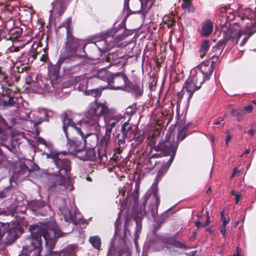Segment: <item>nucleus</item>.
<instances>
[{
	"label": "nucleus",
	"instance_id": "bf43d9fd",
	"mask_svg": "<svg viewBox=\"0 0 256 256\" xmlns=\"http://www.w3.org/2000/svg\"><path fill=\"white\" fill-rule=\"evenodd\" d=\"M220 216H221V218H223V217H225L224 210H222L221 212H220Z\"/></svg>",
	"mask_w": 256,
	"mask_h": 256
},
{
	"label": "nucleus",
	"instance_id": "bb28decb",
	"mask_svg": "<svg viewBox=\"0 0 256 256\" xmlns=\"http://www.w3.org/2000/svg\"><path fill=\"white\" fill-rule=\"evenodd\" d=\"M210 48V41L208 40H204L202 44L200 51V56L201 58H203L205 56L206 52Z\"/></svg>",
	"mask_w": 256,
	"mask_h": 256
},
{
	"label": "nucleus",
	"instance_id": "20e7f679",
	"mask_svg": "<svg viewBox=\"0 0 256 256\" xmlns=\"http://www.w3.org/2000/svg\"><path fill=\"white\" fill-rule=\"evenodd\" d=\"M71 22L72 18H68L61 24V27L66 29V41L64 44V50L60 55L56 64V67L60 68L62 63L72 64V66L67 68L70 74L74 73L80 70L82 58L86 55L84 50L85 44L72 34Z\"/></svg>",
	"mask_w": 256,
	"mask_h": 256
},
{
	"label": "nucleus",
	"instance_id": "774afa93",
	"mask_svg": "<svg viewBox=\"0 0 256 256\" xmlns=\"http://www.w3.org/2000/svg\"><path fill=\"white\" fill-rule=\"evenodd\" d=\"M37 54H32V56H33L34 59L36 58V55H37Z\"/></svg>",
	"mask_w": 256,
	"mask_h": 256
},
{
	"label": "nucleus",
	"instance_id": "f704fd0d",
	"mask_svg": "<svg viewBox=\"0 0 256 256\" xmlns=\"http://www.w3.org/2000/svg\"><path fill=\"white\" fill-rule=\"evenodd\" d=\"M114 38L112 39V41L114 42V46H117L118 47L120 46V44H118V42L122 40L124 38V34H116V36H112Z\"/></svg>",
	"mask_w": 256,
	"mask_h": 256
},
{
	"label": "nucleus",
	"instance_id": "ea45409f",
	"mask_svg": "<svg viewBox=\"0 0 256 256\" xmlns=\"http://www.w3.org/2000/svg\"><path fill=\"white\" fill-rule=\"evenodd\" d=\"M126 114H128L129 116H132L134 113V110H132V108L131 107H128L126 109Z\"/></svg>",
	"mask_w": 256,
	"mask_h": 256
},
{
	"label": "nucleus",
	"instance_id": "7ed1b4c3",
	"mask_svg": "<svg viewBox=\"0 0 256 256\" xmlns=\"http://www.w3.org/2000/svg\"><path fill=\"white\" fill-rule=\"evenodd\" d=\"M29 230L31 236L26 240V244L23 246L22 253L26 254L32 253L36 256H40L42 236L45 240L46 248L52 250L54 248L58 238L71 232H62L54 222L40 226L32 225L30 226Z\"/></svg>",
	"mask_w": 256,
	"mask_h": 256
},
{
	"label": "nucleus",
	"instance_id": "a19ab883",
	"mask_svg": "<svg viewBox=\"0 0 256 256\" xmlns=\"http://www.w3.org/2000/svg\"><path fill=\"white\" fill-rule=\"evenodd\" d=\"M245 111L248 113H250L252 112L253 110V106L252 105L250 104L248 106H245L244 108Z\"/></svg>",
	"mask_w": 256,
	"mask_h": 256
},
{
	"label": "nucleus",
	"instance_id": "412c9836",
	"mask_svg": "<svg viewBox=\"0 0 256 256\" xmlns=\"http://www.w3.org/2000/svg\"><path fill=\"white\" fill-rule=\"evenodd\" d=\"M122 136L124 138H134L136 137L132 126L128 122H124L121 128Z\"/></svg>",
	"mask_w": 256,
	"mask_h": 256
},
{
	"label": "nucleus",
	"instance_id": "37998d69",
	"mask_svg": "<svg viewBox=\"0 0 256 256\" xmlns=\"http://www.w3.org/2000/svg\"><path fill=\"white\" fill-rule=\"evenodd\" d=\"M220 232L222 234L224 238H225V234L226 232V226H222V228L220 229Z\"/></svg>",
	"mask_w": 256,
	"mask_h": 256
},
{
	"label": "nucleus",
	"instance_id": "cd10ccee",
	"mask_svg": "<svg viewBox=\"0 0 256 256\" xmlns=\"http://www.w3.org/2000/svg\"><path fill=\"white\" fill-rule=\"evenodd\" d=\"M7 126L6 120L0 116V132L2 134V136L0 140H4L6 139V136L4 131V129Z\"/></svg>",
	"mask_w": 256,
	"mask_h": 256
},
{
	"label": "nucleus",
	"instance_id": "1a4fd4ad",
	"mask_svg": "<svg viewBox=\"0 0 256 256\" xmlns=\"http://www.w3.org/2000/svg\"><path fill=\"white\" fill-rule=\"evenodd\" d=\"M150 0H124V9L128 14L142 12L144 15L152 6Z\"/></svg>",
	"mask_w": 256,
	"mask_h": 256
},
{
	"label": "nucleus",
	"instance_id": "e433bc0d",
	"mask_svg": "<svg viewBox=\"0 0 256 256\" xmlns=\"http://www.w3.org/2000/svg\"><path fill=\"white\" fill-rule=\"evenodd\" d=\"M8 78V76L5 74L2 68L0 67V79L4 81H7Z\"/></svg>",
	"mask_w": 256,
	"mask_h": 256
},
{
	"label": "nucleus",
	"instance_id": "4be33fe9",
	"mask_svg": "<svg viewBox=\"0 0 256 256\" xmlns=\"http://www.w3.org/2000/svg\"><path fill=\"white\" fill-rule=\"evenodd\" d=\"M132 186L130 184H126L122 188L119 189V194L118 197L120 198V202H124L128 198L131 193Z\"/></svg>",
	"mask_w": 256,
	"mask_h": 256
},
{
	"label": "nucleus",
	"instance_id": "6e6d98bb",
	"mask_svg": "<svg viewBox=\"0 0 256 256\" xmlns=\"http://www.w3.org/2000/svg\"><path fill=\"white\" fill-rule=\"evenodd\" d=\"M250 149H246V151L244 152L240 156V157L243 156L244 154H250Z\"/></svg>",
	"mask_w": 256,
	"mask_h": 256
},
{
	"label": "nucleus",
	"instance_id": "f3484780",
	"mask_svg": "<svg viewBox=\"0 0 256 256\" xmlns=\"http://www.w3.org/2000/svg\"><path fill=\"white\" fill-rule=\"evenodd\" d=\"M66 146L68 148L69 152L74 154L79 158L85 160L88 158L86 150L77 148L76 144L70 138L69 141H68Z\"/></svg>",
	"mask_w": 256,
	"mask_h": 256
},
{
	"label": "nucleus",
	"instance_id": "72a5a7b5",
	"mask_svg": "<svg viewBox=\"0 0 256 256\" xmlns=\"http://www.w3.org/2000/svg\"><path fill=\"white\" fill-rule=\"evenodd\" d=\"M8 228L7 224L0 222V241L2 240Z\"/></svg>",
	"mask_w": 256,
	"mask_h": 256
},
{
	"label": "nucleus",
	"instance_id": "de8ad7c7",
	"mask_svg": "<svg viewBox=\"0 0 256 256\" xmlns=\"http://www.w3.org/2000/svg\"><path fill=\"white\" fill-rule=\"evenodd\" d=\"M231 138H232V136H230V134H228L226 136V138L225 140L226 144L227 146H228V143L230 142V140H231Z\"/></svg>",
	"mask_w": 256,
	"mask_h": 256
},
{
	"label": "nucleus",
	"instance_id": "338daca9",
	"mask_svg": "<svg viewBox=\"0 0 256 256\" xmlns=\"http://www.w3.org/2000/svg\"><path fill=\"white\" fill-rule=\"evenodd\" d=\"M211 140L213 142L215 140V138L214 137V136H211Z\"/></svg>",
	"mask_w": 256,
	"mask_h": 256
},
{
	"label": "nucleus",
	"instance_id": "c85d7f7f",
	"mask_svg": "<svg viewBox=\"0 0 256 256\" xmlns=\"http://www.w3.org/2000/svg\"><path fill=\"white\" fill-rule=\"evenodd\" d=\"M136 227L134 232V242L135 246L136 248L138 247V240L139 238V234L141 232L142 226L141 224H139L138 222L136 220Z\"/></svg>",
	"mask_w": 256,
	"mask_h": 256
},
{
	"label": "nucleus",
	"instance_id": "0e129e2a",
	"mask_svg": "<svg viewBox=\"0 0 256 256\" xmlns=\"http://www.w3.org/2000/svg\"><path fill=\"white\" fill-rule=\"evenodd\" d=\"M0 196L1 198H5L6 196L4 193L0 194Z\"/></svg>",
	"mask_w": 256,
	"mask_h": 256
},
{
	"label": "nucleus",
	"instance_id": "9d476101",
	"mask_svg": "<svg viewBox=\"0 0 256 256\" xmlns=\"http://www.w3.org/2000/svg\"><path fill=\"white\" fill-rule=\"evenodd\" d=\"M57 202L59 210L63 215L64 220L66 222H72L74 225L78 224L80 217L78 218L76 214L72 215L70 210V207L71 208L73 204L72 202L70 203L69 200L66 199H58Z\"/></svg>",
	"mask_w": 256,
	"mask_h": 256
},
{
	"label": "nucleus",
	"instance_id": "2f4dec72",
	"mask_svg": "<svg viewBox=\"0 0 256 256\" xmlns=\"http://www.w3.org/2000/svg\"><path fill=\"white\" fill-rule=\"evenodd\" d=\"M44 89L46 92L52 93L55 91L56 86L50 81L48 82L44 85Z\"/></svg>",
	"mask_w": 256,
	"mask_h": 256
},
{
	"label": "nucleus",
	"instance_id": "393cba45",
	"mask_svg": "<svg viewBox=\"0 0 256 256\" xmlns=\"http://www.w3.org/2000/svg\"><path fill=\"white\" fill-rule=\"evenodd\" d=\"M0 102L4 106L7 107L13 106L15 102L14 98L10 96L4 95L0 100Z\"/></svg>",
	"mask_w": 256,
	"mask_h": 256
},
{
	"label": "nucleus",
	"instance_id": "a878e982",
	"mask_svg": "<svg viewBox=\"0 0 256 256\" xmlns=\"http://www.w3.org/2000/svg\"><path fill=\"white\" fill-rule=\"evenodd\" d=\"M181 6L185 11L190 12H193L195 10L194 7L189 0H183Z\"/></svg>",
	"mask_w": 256,
	"mask_h": 256
},
{
	"label": "nucleus",
	"instance_id": "7c9ffc66",
	"mask_svg": "<svg viewBox=\"0 0 256 256\" xmlns=\"http://www.w3.org/2000/svg\"><path fill=\"white\" fill-rule=\"evenodd\" d=\"M89 242L96 249H98L100 246V239L98 236L90 237Z\"/></svg>",
	"mask_w": 256,
	"mask_h": 256
},
{
	"label": "nucleus",
	"instance_id": "09e8293b",
	"mask_svg": "<svg viewBox=\"0 0 256 256\" xmlns=\"http://www.w3.org/2000/svg\"><path fill=\"white\" fill-rule=\"evenodd\" d=\"M10 0H0V4L1 5H6V6H8V4L7 3L10 1Z\"/></svg>",
	"mask_w": 256,
	"mask_h": 256
},
{
	"label": "nucleus",
	"instance_id": "6e6552de",
	"mask_svg": "<svg viewBox=\"0 0 256 256\" xmlns=\"http://www.w3.org/2000/svg\"><path fill=\"white\" fill-rule=\"evenodd\" d=\"M120 218L121 212H120L118 213V217L116 221L114 238L112 241L111 246L108 253L109 256L116 253H118V256H122L128 250L126 239L118 235Z\"/></svg>",
	"mask_w": 256,
	"mask_h": 256
},
{
	"label": "nucleus",
	"instance_id": "5fc2aeb1",
	"mask_svg": "<svg viewBox=\"0 0 256 256\" xmlns=\"http://www.w3.org/2000/svg\"><path fill=\"white\" fill-rule=\"evenodd\" d=\"M197 251L196 250H193L190 252L189 254H188V256H195L196 254Z\"/></svg>",
	"mask_w": 256,
	"mask_h": 256
},
{
	"label": "nucleus",
	"instance_id": "39448f33",
	"mask_svg": "<svg viewBox=\"0 0 256 256\" xmlns=\"http://www.w3.org/2000/svg\"><path fill=\"white\" fill-rule=\"evenodd\" d=\"M37 141L38 144L44 145L48 149V152H44V154L46 155L47 158L52 159L58 170V174L56 173L50 176V178L52 180L50 186L54 187L58 192H68L72 190L74 186L71 181L64 176L70 170V162L66 158H64L61 154L54 150L52 144L50 142H46L42 138H38Z\"/></svg>",
	"mask_w": 256,
	"mask_h": 256
},
{
	"label": "nucleus",
	"instance_id": "e2e57ef3",
	"mask_svg": "<svg viewBox=\"0 0 256 256\" xmlns=\"http://www.w3.org/2000/svg\"><path fill=\"white\" fill-rule=\"evenodd\" d=\"M230 194L232 196H236V194H235V192L234 190L231 191Z\"/></svg>",
	"mask_w": 256,
	"mask_h": 256
},
{
	"label": "nucleus",
	"instance_id": "0eeeda50",
	"mask_svg": "<svg viewBox=\"0 0 256 256\" xmlns=\"http://www.w3.org/2000/svg\"><path fill=\"white\" fill-rule=\"evenodd\" d=\"M175 156H171L169 160L163 165L158 172L155 181L153 183L151 188L152 194L148 192L146 193L145 196L144 202L145 204L144 210L141 212L142 216L144 214H151L154 218L157 213L158 206L160 204V199L156 194L157 184L158 180H160L163 175L166 173L170 166Z\"/></svg>",
	"mask_w": 256,
	"mask_h": 256
},
{
	"label": "nucleus",
	"instance_id": "3c124183",
	"mask_svg": "<svg viewBox=\"0 0 256 256\" xmlns=\"http://www.w3.org/2000/svg\"><path fill=\"white\" fill-rule=\"evenodd\" d=\"M113 58V54H109L106 58V61L108 62H110L112 63L110 60Z\"/></svg>",
	"mask_w": 256,
	"mask_h": 256
},
{
	"label": "nucleus",
	"instance_id": "4c0bfd02",
	"mask_svg": "<svg viewBox=\"0 0 256 256\" xmlns=\"http://www.w3.org/2000/svg\"><path fill=\"white\" fill-rule=\"evenodd\" d=\"M20 174H26L30 172V169L26 166L24 164L21 166Z\"/></svg>",
	"mask_w": 256,
	"mask_h": 256
},
{
	"label": "nucleus",
	"instance_id": "79ce46f5",
	"mask_svg": "<svg viewBox=\"0 0 256 256\" xmlns=\"http://www.w3.org/2000/svg\"><path fill=\"white\" fill-rule=\"evenodd\" d=\"M221 220L222 222V226H226V224L229 222L230 219L228 218V220H226V217H223L221 218Z\"/></svg>",
	"mask_w": 256,
	"mask_h": 256
},
{
	"label": "nucleus",
	"instance_id": "680f3d73",
	"mask_svg": "<svg viewBox=\"0 0 256 256\" xmlns=\"http://www.w3.org/2000/svg\"><path fill=\"white\" fill-rule=\"evenodd\" d=\"M174 21H172L171 22H170L168 24V26L169 27H170L172 26V25H173V23H174Z\"/></svg>",
	"mask_w": 256,
	"mask_h": 256
},
{
	"label": "nucleus",
	"instance_id": "4d7b16f0",
	"mask_svg": "<svg viewBox=\"0 0 256 256\" xmlns=\"http://www.w3.org/2000/svg\"><path fill=\"white\" fill-rule=\"evenodd\" d=\"M223 121H224L223 119L221 120H217L216 122H215L214 123V124H215V125L220 124H221V122H223Z\"/></svg>",
	"mask_w": 256,
	"mask_h": 256
},
{
	"label": "nucleus",
	"instance_id": "473e14b6",
	"mask_svg": "<svg viewBox=\"0 0 256 256\" xmlns=\"http://www.w3.org/2000/svg\"><path fill=\"white\" fill-rule=\"evenodd\" d=\"M152 234L154 240L150 242L149 246L150 247H154L156 245L158 244L161 242V238L155 234Z\"/></svg>",
	"mask_w": 256,
	"mask_h": 256
},
{
	"label": "nucleus",
	"instance_id": "f03ea898",
	"mask_svg": "<svg viewBox=\"0 0 256 256\" xmlns=\"http://www.w3.org/2000/svg\"><path fill=\"white\" fill-rule=\"evenodd\" d=\"M254 14L249 8L246 10L242 17V28L237 25L232 26L229 28H223V40H219L217 45L212 50L218 51L211 56L212 58H218L221 54L224 46L226 44H238V40L242 39L240 46H243L248 38L256 32V18H254Z\"/></svg>",
	"mask_w": 256,
	"mask_h": 256
},
{
	"label": "nucleus",
	"instance_id": "5701e85b",
	"mask_svg": "<svg viewBox=\"0 0 256 256\" xmlns=\"http://www.w3.org/2000/svg\"><path fill=\"white\" fill-rule=\"evenodd\" d=\"M213 30V24L210 20H205L202 25L200 32L201 35L204 36H208L210 35Z\"/></svg>",
	"mask_w": 256,
	"mask_h": 256
},
{
	"label": "nucleus",
	"instance_id": "13d9d810",
	"mask_svg": "<svg viewBox=\"0 0 256 256\" xmlns=\"http://www.w3.org/2000/svg\"><path fill=\"white\" fill-rule=\"evenodd\" d=\"M86 180L88 182H92V178L88 176L86 177Z\"/></svg>",
	"mask_w": 256,
	"mask_h": 256
},
{
	"label": "nucleus",
	"instance_id": "423d86ee",
	"mask_svg": "<svg viewBox=\"0 0 256 256\" xmlns=\"http://www.w3.org/2000/svg\"><path fill=\"white\" fill-rule=\"evenodd\" d=\"M71 117V112H66L62 119V128L67 141L70 140L69 134L70 133L76 132L80 136L84 144L89 145L90 148H94L98 144V137L96 134L90 132L96 130L84 128L81 126L82 122H78L76 123L74 121L73 118Z\"/></svg>",
	"mask_w": 256,
	"mask_h": 256
},
{
	"label": "nucleus",
	"instance_id": "603ef678",
	"mask_svg": "<svg viewBox=\"0 0 256 256\" xmlns=\"http://www.w3.org/2000/svg\"><path fill=\"white\" fill-rule=\"evenodd\" d=\"M206 214H207V219H206V223L204 224V226H208L210 224V218H209V216H208V212H206Z\"/></svg>",
	"mask_w": 256,
	"mask_h": 256
},
{
	"label": "nucleus",
	"instance_id": "f257e3e1",
	"mask_svg": "<svg viewBox=\"0 0 256 256\" xmlns=\"http://www.w3.org/2000/svg\"><path fill=\"white\" fill-rule=\"evenodd\" d=\"M96 100L97 98H96L95 102L90 106L86 118L80 122H82L81 126L84 128L98 130L99 118L104 116L106 134L101 138L98 146V152L100 156L105 152L111 132L116 124L121 120L122 116L110 110L106 103L98 102Z\"/></svg>",
	"mask_w": 256,
	"mask_h": 256
},
{
	"label": "nucleus",
	"instance_id": "c756f323",
	"mask_svg": "<svg viewBox=\"0 0 256 256\" xmlns=\"http://www.w3.org/2000/svg\"><path fill=\"white\" fill-rule=\"evenodd\" d=\"M186 246L178 242H174V244L172 245H170V247H168L167 248L170 250L169 252H170L172 254H174V252L172 250H175V248H179L180 249H184L186 248Z\"/></svg>",
	"mask_w": 256,
	"mask_h": 256
},
{
	"label": "nucleus",
	"instance_id": "8fccbe9b",
	"mask_svg": "<svg viewBox=\"0 0 256 256\" xmlns=\"http://www.w3.org/2000/svg\"><path fill=\"white\" fill-rule=\"evenodd\" d=\"M239 172L240 171L236 168H235L234 170V172H233L232 174L231 178H233L235 174L236 173L238 172Z\"/></svg>",
	"mask_w": 256,
	"mask_h": 256
},
{
	"label": "nucleus",
	"instance_id": "a211bd4d",
	"mask_svg": "<svg viewBox=\"0 0 256 256\" xmlns=\"http://www.w3.org/2000/svg\"><path fill=\"white\" fill-rule=\"evenodd\" d=\"M31 112L29 110H24L21 108L17 116V117L22 120H32L34 126H38L42 123V122L46 120V118H39L38 119L32 120L31 119L30 114Z\"/></svg>",
	"mask_w": 256,
	"mask_h": 256
},
{
	"label": "nucleus",
	"instance_id": "dca6fc26",
	"mask_svg": "<svg viewBox=\"0 0 256 256\" xmlns=\"http://www.w3.org/2000/svg\"><path fill=\"white\" fill-rule=\"evenodd\" d=\"M129 80L126 76L122 73H118L112 78V83L110 84V88L113 90L122 89L128 84Z\"/></svg>",
	"mask_w": 256,
	"mask_h": 256
},
{
	"label": "nucleus",
	"instance_id": "052dcab7",
	"mask_svg": "<svg viewBox=\"0 0 256 256\" xmlns=\"http://www.w3.org/2000/svg\"><path fill=\"white\" fill-rule=\"evenodd\" d=\"M234 112H235V110H232L231 111V114H232V115H233L234 116H236V115L235 114V113H234Z\"/></svg>",
	"mask_w": 256,
	"mask_h": 256
},
{
	"label": "nucleus",
	"instance_id": "c9c22d12",
	"mask_svg": "<svg viewBox=\"0 0 256 256\" xmlns=\"http://www.w3.org/2000/svg\"><path fill=\"white\" fill-rule=\"evenodd\" d=\"M186 136V127L182 128L179 132L178 135V140L182 141Z\"/></svg>",
	"mask_w": 256,
	"mask_h": 256
},
{
	"label": "nucleus",
	"instance_id": "c03bdc74",
	"mask_svg": "<svg viewBox=\"0 0 256 256\" xmlns=\"http://www.w3.org/2000/svg\"><path fill=\"white\" fill-rule=\"evenodd\" d=\"M126 222H127V220H126V222H125V225H124V236L126 237L127 234L128 233L130 234V231L129 230H128L126 228Z\"/></svg>",
	"mask_w": 256,
	"mask_h": 256
},
{
	"label": "nucleus",
	"instance_id": "49530a36",
	"mask_svg": "<svg viewBox=\"0 0 256 256\" xmlns=\"http://www.w3.org/2000/svg\"><path fill=\"white\" fill-rule=\"evenodd\" d=\"M195 224L198 228L204 227V224H202L199 220L195 222Z\"/></svg>",
	"mask_w": 256,
	"mask_h": 256
},
{
	"label": "nucleus",
	"instance_id": "9b49d317",
	"mask_svg": "<svg viewBox=\"0 0 256 256\" xmlns=\"http://www.w3.org/2000/svg\"><path fill=\"white\" fill-rule=\"evenodd\" d=\"M88 78L84 76H78L76 78V85L79 91L82 92L86 95H92L96 98H99L102 94L100 89L98 88L86 90L88 84Z\"/></svg>",
	"mask_w": 256,
	"mask_h": 256
},
{
	"label": "nucleus",
	"instance_id": "2eb2a0df",
	"mask_svg": "<svg viewBox=\"0 0 256 256\" xmlns=\"http://www.w3.org/2000/svg\"><path fill=\"white\" fill-rule=\"evenodd\" d=\"M114 38L111 34L105 36L100 40H97L94 44L101 52H105L110 50L114 46V42L112 41Z\"/></svg>",
	"mask_w": 256,
	"mask_h": 256
},
{
	"label": "nucleus",
	"instance_id": "aec40b11",
	"mask_svg": "<svg viewBox=\"0 0 256 256\" xmlns=\"http://www.w3.org/2000/svg\"><path fill=\"white\" fill-rule=\"evenodd\" d=\"M48 256H76V246H68L60 252L50 251Z\"/></svg>",
	"mask_w": 256,
	"mask_h": 256
},
{
	"label": "nucleus",
	"instance_id": "b1692460",
	"mask_svg": "<svg viewBox=\"0 0 256 256\" xmlns=\"http://www.w3.org/2000/svg\"><path fill=\"white\" fill-rule=\"evenodd\" d=\"M46 203L42 201L34 200L30 202L28 204V209H30L32 211L36 212L40 208L45 206Z\"/></svg>",
	"mask_w": 256,
	"mask_h": 256
},
{
	"label": "nucleus",
	"instance_id": "a18cd8bd",
	"mask_svg": "<svg viewBox=\"0 0 256 256\" xmlns=\"http://www.w3.org/2000/svg\"><path fill=\"white\" fill-rule=\"evenodd\" d=\"M242 196L240 194H236L235 196L236 203L238 204L240 201V198Z\"/></svg>",
	"mask_w": 256,
	"mask_h": 256
},
{
	"label": "nucleus",
	"instance_id": "69168bd1",
	"mask_svg": "<svg viewBox=\"0 0 256 256\" xmlns=\"http://www.w3.org/2000/svg\"><path fill=\"white\" fill-rule=\"evenodd\" d=\"M240 220H238L236 223H235V226H238V224H240Z\"/></svg>",
	"mask_w": 256,
	"mask_h": 256
},
{
	"label": "nucleus",
	"instance_id": "58836bf2",
	"mask_svg": "<svg viewBox=\"0 0 256 256\" xmlns=\"http://www.w3.org/2000/svg\"><path fill=\"white\" fill-rule=\"evenodd\" d=\"M184 95H186H186V90L183 88L181 92H178V101H180L182 100Z\"/></svg>",
	"mask_w": 256,
	"mask_h": 256
},
{
	"label": "nucleus",
	"instance_id": "ddd939ff",
	"mask_svg": "<svg viewBox=\"0 0 256 256\" xmlns=\"http://www.w3.org/2000/svg\"><path fill=\"white\" fill-rule=\"evenodd\" d=\"M214 63L212 61L211 64L208 62H203L200 65L199 68L192 69L191 70H194L196 74H194L198 78L200 83H203L205 80L208 78L213 70V64Z\"/></svg>",
	"mask_w": 256,
	"mask_h": 256
},
{
	"label": "nucleus",
	"instance_id": "f8f14e48",
	"mask_svg": "<svg viewBox=\"0 0 256 256\" xmlns=\"http://www.w3.org/2000/svg\"><path fill=\"white\" fill-rule=\"evenodd\" d=\"M196 74L194 70H191L190 75L188 80L186 81L184 88L186 92V95L190 99L192 96L194 92L198 90L203 83H200L198 78L194 74Z\"/></svg>",
	"mask_w": 256,
	"mask_h": 256
},
{
	"label": "nucleus",
	"instance_id": "864d4df0",
	"mask_svg": "<svg viewBox=\"0 0 256 256\" xmlns=\"http://www.w3.org/2000/svg\"><path fill=\"white\" fill-rule=\"evenodd\" d=\"M247 134L250 136H253L254 134V131L253 129H250L246 132Z\"/></svg>",
	"mask_w": 256,
	"mask_h": 256
},
{
	"label": "nucleus",
	"instance_id": "4468645a",
	"mask_svg": "<svg viewBox=\"0 0 256 256\" xmlns=\"http://www.w3.org/2000/svg\"><path fill=\"white\" fill-rule=\"evenodd\" d=\"M178 143L175 141L172 142H162L159 144L158 149L160 151L164 156L170 155L175 156Z\"/></svg>",
	"mask_w": 256,
	"mask_h": 256
},
{
	"label": "nucleus",
	"instance_id": "6ab92c4d",
	"mask_svg": "<svg viewBox=\"0 0 256 256\" xmlns=\"http://www.w3.org/2000/svg\"><path fill=\"white\" fill-rule=\"evenodd\" d=\"M66 0H54L52 3V9L50 10L51 15H60L66 9Z\"/></svg>",
	"mask_w": 256,
	"mask_h": 256
}]
</instances>
